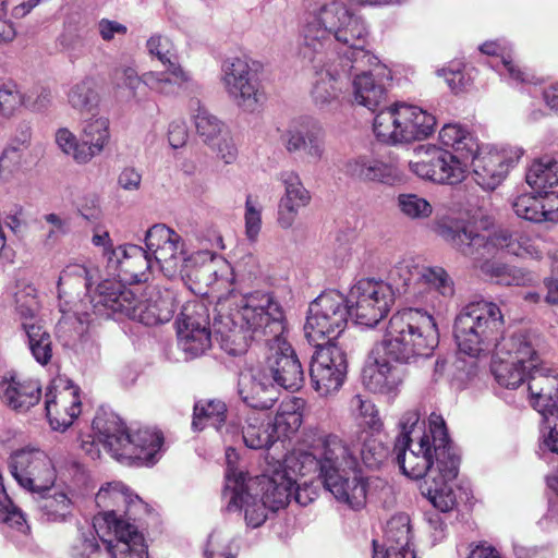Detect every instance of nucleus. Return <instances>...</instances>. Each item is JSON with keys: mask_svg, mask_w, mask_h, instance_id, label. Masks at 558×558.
<instances>
[{"mask_svg": "<svg viewBox=\"0 0 558 558\" xmlns=\"http://www.w3.org/2000/svg\"><path fill=\"white\" fill-rule=\"evenodd\" d=\"M526 183L537 193L558 185V156L535 159L526 172Z\"/></svg>", "mask_w": 558, "mask_h": 558, "instance_id": "de8ad7c7", "label": "nucleus"}, {"mask_svg": "<svg viewBox=\"0 0 558 558\" xmlns=\"http://www.w3.org/2000/svg\"><path fill=\"white\" fill-rule=\"evenodd\" d=\"M81 140L88 163L99 156L111 140L110 121L104 116H93L83 122Z\"/></svg>", "mask_w": 558, "mask_h": 558, "instance_id": "a19ab883", "label": "nucleus"}, {"mask_svg": "<svg viewBox=\"0 0 558 558\" xmlns=\"http://www.w3.org/2000/svg\"><path fill=\"white\" fill-rule=\"evenodd\" d=\"M512 208L519 218L531 222H545V195L524 193L514 198Z\"/></svg>", "mask_w": 558, "mask_h": 558, "instance_id": "4d7b16f0", "label": "nucleus"}, {"mask_svg": "<svg viewBox=\"0 0 558 558\" xmlns=\"http://www.w3.org/2000/svg\"><path fill=\"white\" fill-rule=\"evenodd\" d=\"M252 483L253 487L256 485L260 488L262 497L269 505L271 512H275L290 504L296 480L287 475L284 470L271 466L266 474L252 480Z\"/></svg>", "mask_w": 558, "mask_h": 558, "instance_id": "e433bc0d", "label": "nucleus"}, {"mask_svg": "<svg viewBox=\"0 0 558 558\" xmlns=\"http://www.w3.org/2000/svg\"><path fill=\"white\" fill-rule=\"evenodd\" d=\"M305 401L302 398L291 397L283 400L271 420L274 434L277 441L295 434L303 422Z\"/></svg>", "mask_w": 558, "mask_h": 558, "instance_id": "79ce46f5", "label": "nucleus"}, {"mask_svg": "<svg viewBox=\"0 0 558 558\" xmlns=\"http://www.w3.org/2000/svg\"><path fill=\"white\" fill-rule=\"evenodd\" d=\"M436 119L422 108L396 102L377 112L373 122L376 138L385 144L409 143L428 137Z\"/></svg>", "mask_w": 558, "mask_h": 558, "instance_id": "4468645a", "label": "nucleus"}, {"mask_svg": "<svg viewBox=\"0 0 558 558\" xmlns=\"http://www.w3.org/2000/svg\"><path fill=\"white\" fill-rule=\"evenodd\" d=\"M40 398L41 387L37 380L16 371L0 375V401L12 411L25 413L38 404Z\"/></svg>", "mask_w": 558, "mask_h": 558, "instance_id": "7c9ffc66", "label": "nucleus"}, {"mask_svg": "<svg viewBox=\"0 0 558 558\" xmlns=\"http://www.w3.org/2000/svg\"><path fill=\"white\" fill-rule=\"evenodd\" d=\"M375 345L373 362L367 363L362 373V381L367 390L385 396H396L403 383L404 369Z\"/></svg>", "mask_w": 558, "mask_h": 558, "instance_id": "c756f323", "label": "nucleus"}, {"mask_svg": "<svg viewBox=\"0 0 558 558\" xmlns=\"http://www.w3.org/2000/svg\"><path fill=\"white\" fill-rule=\"evenodd\" d=\"M95 501L101 509L94 517V525L101 539H107L114 530L132 525L130 520L135 521L147 512L145 502L120 482L101 486Z\"/></svg>", "mask_w": 558, "mask_h": 558, "instance_id": "2eb2a0df", "label": "nucleus"}, {"mask_svg": "<svg viewBox=\"0 0 558 558\" xmlns=\"http://www.w3.org/2000/svg\"><path fill=\"white\" fill-rule=\"evenodd\" d=\"M32 356L40 365H47L52 359V339L50 333L39 324H24L22 328Z\"/></svg>", "mask_w": 558, "mask_h": 558, "instance_id": "3c124183", "label": "nucleus"}, {"mask_svg": "<svg viewBox=\"0 0 558 558\" xmlns=\"http://www.w3.org/2000/svg\"><path fill=\"white\" fill-rule=\"evenodd\" d=\"M344 444L355 453L357 460L368 469L379 468L388 457V448L375 432L362 430L350 444Z\"/></svg>", "mask_w": 558, "mask_h": 558, "instance_id": "37998d69", "label": "nucleus"}, {"mask_svg": "<svg viewBox=\"0 0 558 558\" xmlns=\"http://www.w3.org/2000/svg\"><path fill=\"white\" fill-rule=\"evenodd\" d=\"M345 300L356 324L374 327L389 313L395 292L383 280L362 278L352 286Z\"/></svg>", "mask_w": 558, "mask_h": 558, "instance_id": "a211bd4d", "label": "nucleus"}, {"mask_svg": "<svg viewBox=\"0 0 558 558\" xmlns=\"http://www.w3.org/2000/svg\"><path fill=\"white\" fill-rule=\"evenodd\" d=\"M239 395L243 402L255 410H268L277 402L279 393L275 384L263 369L241 375L239 379Z\"/></svg>", "mask_w": 558, "mask_h": 558, "instance_id": "c9c22d12", "label": "nucleus"}, {"mask_svg": "<svg viewBox=\"0 0 558 558\" xmlns=\"http://www.w3.org/2000/svg\"><path fill=\"white\" fill-rule=\"evenodd\" d=\"M547 351L544 337L531 329L507 333L497 345L493 375L508 389L526 383L529 401L543 416L558 409V373L543 363Z\"/></svg>", "mask_w": 558, "mask_h": 558, "instance_id": "20e7f679", "label": "nucleus"}, {"mask_svg": "<svg viewBox=\"0 0 558 558\" xmlns=\"http://www.w3.org/2000/svg\"><path fill=\"white\" fill-rule=\"evenodd\" d=\"M438 337L437 325L427 307H405L390 317L376 347L396 363H412L416 357L430 356Z\"/></svg>", "mask_w": 558, "mask_h": 558, "instance_id": "6e6552de", "label": "nucleus"}, {"mask_svg": "<svg viewBox=\"0 0 558 558\" xmlns=\"http://www.w3.org/2000/svg\"><path fill=\"white\" fill-rule=\"evenodd\" d=\"M47 490L41 494H36L37 508L41 518L49 522H61L71 515L73 510L72 499L64 492Z\"/></svg>", "mask_w": 558, "mask_h": 558, "instance_id": "09e8293b", "label": "nucleus"}, {"mask_svg": "<svg viewBox=\"0 0 558 558\" xmlns=\"http://www.w3.org/2000/svg\"><path fill=\"white\" fill-rule=\"evenodd\" d=\"M144 241L146 248L135 244H123L109 252L106 268L110 275L119 278L118 282H145L155 268L160 270L155 255L147 246L146 238Z\"/></svg>", "mask_w": 558, "mask_h": 558, "instance_id": "b1692460", "label": "nucleus"}, {"mask_svg": "<svg viewBox=\"0 0 558 558\" xmlns=\"http://www.w3.org/2000/svg\"><path fill=\"white\" fill-rule=\"evenodd\" d=\"M39 308L40 305L34 287H24L15 293V312L22 328H24V324L35 325L40 323L37 318Z\"/></svg>", "mask_w": 558, "mask_h": 558, "instance_id": "6e6d98bb", "label": "nucleus"}, {"mask_svg": "<svg viewBox=\"0 0 558 558\" xmlns=\"http://www.w3.org/2000/svg\"><path fill=\"white\" fill-rule=\"evenodd\" d=\"M96 439L112 458L128 465H153L161 457L163 436L154 428L129 432L114 413L99 412L93 421Z\"/></svg>", "mask_w": 558, "mask_h": 558, "instance_id": "9b49d317", "label": "nucleus"}, {"mask_svg": "<svg viewBox=\"0 0 558 558\" xmlns=\"http://www.w3.org/2000/svg\"><path fill=\"white\" fill-rule=\"evenodd\" d=\"M47 223L46 243L53 244L70 230V221L66 217L50 213L43 217Z\"/></svg>", "mask_w": 558, "mask_h": 558, "instance_id": "774afa93", "label": "nucleus"}, {"mask_svg": "<svg viewBox=\"0 0 558 558\" xmlns=\"http://www.w3.org/2000/svg\"><path fill=\"white\" fill-rule=\"evenodd\" d=\"M411 521L407 513L392 515L386 524L384 541H373V558H415L412 548Z\"/></svg>", "mask_w": 558, "mask_h": 558, "instance_id": "473e14b6", "label": "nucleus"}, {"mask_svg": "<svg viewBox=\"0 0 558 558\" xmlns=\"http://www.w3.org/2000/svg\"><path fill=\"white\" fill-rule=\"evenodd\" d=\"M351 408L356 413L360 424L368 427L373 432H378L381 422L375 404L367 398L356 395L351 400Z\"/></svg>", "mask_w": 558, "mask_h": 558, "instance_id": "69168bd1", "label": "nucleus"}, {"mask_svg": "<svg viewBox=\"0 0 558 558\" xmlns=\"http://www.w3.org/2000/svg\"><path fill=\"white\" fill-rule=\"evenodd\" d=\"M226 435L241 437L243 444L253 450L269 449L277 441L269 416L256 411L241 415L236 424H229Z\"/></svg>", "mask_w": 558, "mask_h": 558, "instance_id": "72a5a7b5", "label": "nucleus"}, {"mask_svg": "<svg viewBox=\"0 0 558 558\" xmlns=\"http://www.w3.org/2000/svg\"><path fill=\"white\" fill-rule=\"evenodd\" d=\"M328 435L320 437L313 448V452L294 450L284 457L282 462L278 461L276 469L284 470L289 476H293L299 482V476H305L310 472L319 470V456L324 440Z\"/></svg>", "mask_w": 558, "mask_h": 558, "instance_id": "c03bdc74", "label": "nucleus"}, {"mask_svg": "<svg viewBox=\"0 0 558 558\" xmlns=\"http://www.w3.org/2000/svg\"><path fill=\"white\" fill-rule=\"evenodd\" d=\"M175 324L178 347L186 359H195L206 353L213 343V332L216 341L220 343V338L210 329L209 313L203 301L186 302ZM211 327L214 328L213 325Z\"/></svg>", "mask_w": 558, "mask_h": 558, "instance_id": "412c9836", "label": "nucleus"}, {"mask_svg": "<svg viewBox=\"0 0 558 558\" xmlns=\"http://www.w3.org/2000/svg\"><path fill=\"white\" fill-rule=\"evenodd\" d=\"M319 477L337 501L353 510L366 502L367 480L355 453L337 435H328L319 456Z\"/></svg>", "mask_w": 558, "mask_h": 558, "instance_id": "9d476101", "label": "nucleus"}, {"mask_svg": "<svg viewBox=\"0 0 558 558\" xmlns=\"http://www.w3.org/2000/svg\"><path fill=\"white\" fill-rule=\"evenodd\" d=\"M96 270L88 269L83 264H69L61 272L58 281V292L60 299V312L62 317L58 323V332L61 337H68V341H74L87 330L88 314L73 311L68 302H62L64 294H68L66 288H83L90 292L93 279Z\"/></svg>", "mask_w": 558, "mask_h": 558, "instance_id": "4be33fe9", "label": "nucleus"}, {"mask_svg": "<svg viewBox=\"0 0 558 558\" xmlns=\"http://www.w3.org/2000/svg\"><path fill=\"white\" fill-rule=\"evenodd\" d=\"M98 539L101 538L95 529L94 522L78 529V534L71 547L73 558H92L99 553Z\"/></svg>", "mask_w": 558, "mask_h": 558, "instance_id": "052dcab7", "label": "nucleus"}, {"mask_svg": "<svg viewBox=\"0 0 558 558\" xmlns=\"http://www.w3.org/2000/svg\"><path fill=\"white\" fill-rule=\"evenodd\" d=\"M45 410L51 428L64 432L82 412L80 388L70 379L58 377L47 388Z\"/></svg>", "mask_w": 558, "mask_h": 558, "instance_id": "cd10ccee", "label": "nucleus"}, {"mask_svg": "<svg viewBox=\"0 0 558 558\" xmlns=\"http://www.w3.org/2000/svg\"><path fill=\"white\" fill-rule=\"evenodd\" d=\"M434 230L463 255L475 262L494 256L501 250L518 257L533 259L543 257L542 241L524 232L488 227L481 231L475 227L458 230L444 223H436Z\"/></svg>", "mask_w": 558, "mask_h": 558, "instance_id": "1a4fd4ad", "label": "nucleus"}, {"mask_svg": "<svg viewBox=\"0 0 558 558\" xmlns=\"http://www.w3.org/2000/svg\"><path fill=\"white\" fill-rule=\"evenodd\" d=\"M349 317H352L350 305L342 293L323 292L308 307L304 326L308 342L319 347L323 341L337 338L344 331Z\"/></svg>", "mask_w": 558, "mask_h": 558, "instance_id": "dca6fc26", "label": "nucleus"}, {"mask_svg": "<svg viewBox=\"0 0 558 558\" xmlns=\"http://www.w3.org/2000/svg\"><path fill=\"white\" fill-rule=\"evenodd\" d=\"M481 270L496 283L502 286H529L534 281L532 272L499 262L485 260L481 265Z\"/></svg>", "mask_w": 558, "mask_h": 558, "instance_id": "8fccbe9b", "label": "nucleus"}, {"mask_svg": "<svg viewBox=\"0 0 558 558\" xmlns=\"http://www.w3.org/2000/svg\"><path fill=\"white\" fill-rule=\"evenodd\" d=\"M227 417V405L221 400H199L194 404L192 427L203 430L207 426L214 427L223 435L222 427Z\"/></svg>", "mask_w": 558, "mask_h": 558, "instance_id": "49530a36", "label": "nucleus"}, {"mask_svg": "<svg viewBox=\"0 0 558 558\" xmlns=\"http://www.w3.org/2000/svg\"><path fill=\"white\" fill-rule=\"evenodd\" d=\"M253 489L252 478H248L234 505L230 504V498L225 499L228 511H243L246 524L255 529L265 523L271 509L263 497L258 498V493H252Z\"/></svg>", "mask_w": 558, "mask_h": 558, "instance_id": "ea45409f", "label": "nucleus"}, {"mask_svg": "<svg viewBox=\"0 0 558 558\" xmlns=\"http://www.w3.org/2000/svg\"><path fill=\"white\" fill-rule=\"evenodd\" d=\"M215 326L221 349L230 355L244 353L250 339L265 343L267 356L263 371L275 387L296 391L303 386L304 371L284 337L283 311L272 294L255 292L221 301Z\"/></svg>", "mask_w": 558, "mask_h": 558, "instance_id": "f03ea898", "label": "nucleus"}, {"mask_svg": "<svg viewBox=\"0 0 558 558\" xmlns=\"http://www.w3.org/2000/svg\"><path fill=\"white\" fill-rule=\"evenodd\" d=\"M238 459L236 451L233 448L226 450L227 470H226V484L223 489V498H230V504L234 505L238 500L241 487L248 484L246 474L239 471L234 463Z\"/></svg>", "mask_w": 558, "mask_h": 558, "instance_id": "bf43d9fd", "label": "nucleus"}, {"mask_svg": "<svg viewBox=\"0 0 558 558\" xmlns=\"http://www.w3.org/2000/svg\"><path fill=\"white\" fill-rule=\"evenodd\" d=\"M281 141L290 154L303 150L314 161H319L325 156V131L318 122L310 117L292 120L281 135Z\"/></svg>", "mask_w": 558, "mask_h": 558, "instance_id": "c85d7f7f", "label": "nucleus"}, {"mask_svg": "<svg viewBox=\"0 0 558 558\" xmlns=\"http://www.w3.org/2000/svg\"><path fill=\"white\" fill-rule=\"evenodd\" d=\"M505 325L499 306L484 300L464 305L454 319L453 335L461 352L477 357L493 352L492 366L496 362L498 339Z\"/></svg>", "mask_w": 558, "mask_h": 558, "instance_id": "f8f14e48", "label": "nucleus"}, {"mask_svg": "<svg viewBox=\"0 0 558 558\" xmlns=\"http://www.w3.org/2000/svg\"><path fill=\"white\" fill-rule=\"evenodd\" d=\"M389 282L395 298L416 306L441 308L453 296L454 284L441 267H418L411 262H400L389 271Z\"/></svg>", "mask_w": 558, "mask_h": 558, "instance_id": "ddd939ff", "label": "nucleus"}, {"mask_svg": "<svg viewBox=\"0 0 558 558\" xmlns=\"http://www.w3.org/2000/svg\"><path fill=\"white\" fill-rule=\"evenodd\" d=\"M439 143L447 148L452 149V154L471 155L480 150L477 138L464 126L459 123L445 124L439 131Z\"/></svg>", "mask_w": 558, "mask_h": 558, "instance_id": "a18cd8bd", "label": "nucleus"}, {"mask_svg": "<svg viewBox=\"0 0 558 558\" xmlns=\"http://www.w3.org/2000/svg\"><path fill=\"white\" fill-rule=\"evenodd\" d=\"M220 81L230 99L245 112H256L264 102L257 73L246 58L232 57L221 65Z\"/></svg>", "mask_w": 558, "mask_h": 558, "instance_id": "aec40b11", "label": "nucleus"}, {"mask_svg": "<svg viewBox=\"0 0 558 558\" xmlns=\"http://www.w3.org/2000/svg\"><path fill=\"white\" fill-rule=\"evenodd\" d=\"M263 204L257 195L248 194L244 205V229L250 242H256L262 230Z\"/></svg>", "mask_w": 558, "mask_h": 558, "instance_id": "e2e57ef3", "label": "nucleus"}, {"mask_svg": "<svg viewBox=\"0 0 558 558\" xmlns=\"http://www.w3.org/2000/svg\"><path fill=\"white\" fill-rule=\"evenodd\" d=\"M148 248L156 257L160 271L168 278H187L209 288L213 296L217 298L214 307L213 326L218 315L219 303L231 296H247L232 289L233 274L228 262L209 251H198L187 256L182 236L166 225L157 223L146 231ZM256 291H254L255 293ZM220 338L219 336H217Z\"/></svg>", "mask_w": 558, "mask_h": 558, "instance_id": "423d86ee", "label": "nucleus"}, {"mask_svg": "<svg viewBox=\"0 0 558 558\" xmlns=\"http://www.w3.org/2000/svg\"><path fill=\"white\" fill-rule=\"evenodd\" d=\"M279 181L284 192L278 203L277 223L288 230L294 226L300 210L311 204L312 194L303 184L300 174L293 170L281 171Z\"/></svg>", "mask_w": 558, "mask_h": 558, "instance_id": "2f4dec72", "label": "nucleus"}, {"mask_svg": "<svg viewBox=\"0 0 558 558\" xmlns=\"http://www.w3.org/2000/svg\"><path fill=\"white\" fill-rule=\"evenodd\" d=\"M66 96L68 102L73 109L81 112L90 110L98 101L95 80L85 76L73 83Z\"/></svg>", "mask_w": 558, "mask_h": 558, "instance_id": "864d4df0", "label": "nucleus"}, {"mask_svg": "<svg viewBox=\"0 0 558 558\" xmlns=\"http://www.w3.org/2000/svg\"><path fill=\"white\" fill-rule=\"evenodd\" d=\"M345 61L349 65H353V71H360L353 74L352 78V96L356 105L363 106L372 111H375L386 99V90L383 85L384 80H390V70L380 63L371 64L366 59L362 62H355L352 50L343 51Z\"/></svg>", "mask_w": 558, "mask_h": 558, "instance_id": "5701e85b", "label": "nucleus"}, {"mask_svg": "<svg viewBox=\"0 0 558 558\" xmlns=\"http://www.w3.org/2000/svg\"><path fill=\"white\" fill-rule=\"evenodd\" d=\"M316 348L310 366L311 385L320 397H328L337 392L344 381L345 354L335 343Z\"/></svg>", "mask_w": 558, "mask_h": 558, "instance_id": "393cba45", "label": "nucleus"}, {"mask_svg": "<svg viewBox=\"0 0 558 558\" xmlns=\"http://www.w3.org/2000/svg\"><path fill=\"white\" fill-rule=\"evenodd\" d=\"M471 155L452 154L436 148L417 161L409 163L410 170L417 177L436 183H460L471 167Z\"/></svg>", "mask_w": 558, "mask_h": 558, "instance_id": "a878e982", "label": "nucleus"}, {"mask_svg": "<svg viewBox=\"0 0 558 558\" xmlns=\"http://www.w3.org/2000/svg\"><path fill=\"white\" fill-rule=\"evenodd\" d=\"M8 465L17 484L32 494L51 490L57 478L52 459L38 447L26 446L13 451Z\"/></svg>", "mask_w": 558, "mask_h": 558, "instance_id": "6ab92c4d", "label": "nucleus"}, {"mask_svg": "<svg viewBox=\"0 0 558 558\" xmlns=\"http://www.w3.org/2000/svg\"><path fill=\"white\" fill-rule=\"evenodd\" d=\"M23 105V96L19 86L12 82L0 85V112L4 117L12 116Z\"/></svg>", "mask_w": 558, "mask_h": 558, "instance_id": "338daca9", "label": "nucleus"}, {"mask_svg": "<svg viewBox=\"0 0 558 558\" xmlns=\"http://www.w3.org/2000/svg\"><path fill=\"white\" fill-rule=\"evenodd\" d=\"M232 535L227 526L216 527L208 537L206 558H235L231 548Z\"/></svg>", "mask_w": 558, "mask_h": 558, "instance_id": "0e129e2a", "label": "nucleus"}, {"mask_svg": "<svg viewBox=\"0 0 558 558\" xmlns=\"http://www.w3.org/2000/svg\"><path fill=\"white\" fill-rule=\"evenodd\" d=\"M345 173L365 182L392 184L399 179L397 168L372 156H359L347 161Z\"/></svg>", "mask_w": 558, "mask_h": 558, "instance_id": "4c0bfd02", "label": "nucleus"}, {"mask_svg": "<svg viewBox=\"0 0 558 558\" xmlns=\"http://www.w3.org/2000/svg\"><path fill=\"white\" fill-rule=\"evenodd\" d=\"M397 206L402 216L412 221H423L433 214V205L415 193H402L397 197Z\"/></svg>", "mask_w": 558, "mask_h": 558, "instance_id": "13d9d810", "label": "nucleus"}, {"mask_svg": "<svg viewBox=\"0 0 558 558\" xmlns=\"http://www.w3.org/2000/svg\"><path fill=\"white\" fill-rule=\"evenodd\" d=\"M523 155L518 147L480 146L471 160L476 183L484 190H495Z\"/></svg>", "mask_w": 558, "mask_h": 558, "instance_id": "bb28decb", "label": "nucleus"}, {"mask_svg": "<svg viewBox=\"0 0 558 558\" xmlns=\"http://www.w3.org/2000/svg\"><path fill=\"white\" fill-rule=\"evenodd\" d=\"M369 31L366 22L342 0L315 4L300 23L299 54L315 71L311 98L319 110L338 104L353 65L343 51L352 50L355 62L366 59L378 65V58L366 50Z\"/></svg>", "mask_w": 558, "mask_h": 558, "instance_id": "f257e3e1", "label": "nucleus"}, {"mask_svg": "<svg viewBox=\"0 0 558 558\" xmlns=\"http://www.w3.org/2000/svg\"><path fill=\"white\" fill-rule=\"evenodd\" d=\"M539 448L558 454V409L542 417ZM547 485L558 494V471L547 477Z\"/></svg>", "mask_w": 558, "mask_h": 558, "instance_id": "603ef678", "label": "nucleus"}, {"mask_svg": "<svg viewBox=\"0 0 558 558\" xmlns=\"http://www.w3.org/2000/svg\"><path fill=\"white\" fill-rule=\"evenodd\" d=\"M480 51L492 58L489 65L510 85L531 82V75L513 59L511 45L506 40H490Z\"/></svg>", "mask_w": 558, "mask_h": 558, "instance_id": "f704fd0d", "label": "nucleus"}, {"mask_svg": "<svg viewBox=\"0 0 558 558\" xmlns=\"http://www.w3.org/2000/svg\"><path fill=\"white\" fill-rule=\"evenodd\" d=\"M54 142L58 148L68 157H71L77 165H87L86 151L83 142L68 128H60L54 134Z\"/></svg>", "mask_w": 558, "mask_h": 558, "instance_id": "680f3d73", "label": "nucleus"}, {"mask_svg": "<svg viewBox=\"0 0 558 558\" xmlns=\"http://www.w3.org/2000/svg\"><path fill=\"white\" fill-rule=\"evenodd\" d=\"M193 119L197 134L209 146H215L225 132L223 122L202 106L197 107Z\"/></svg>", "mask_w": 558, "mask_h": 558, "instance_id": "5fc2aeb1", "label": "nucleus"}, {"mask_svg": "<svg viewBox=\"0 0 558 558\" xmlns=\"http://www.w3.org/2000/svg\"><path fill=\"white\" fill-rule=\"evenodd\" d=\"M547 351L544 337L531 329L507 333L497 345L493 375L508 389L526 383L529 401L543 416L558 409V373L543 363Z\"/></svg>", "mask_w": 558, "mask_h": 558, "instance_id": "39448f33", "label": "nucleus"}, {"mask_svg": "<svg viewBox=\"0 0 558 558\" xmlns=\"http://www.w3.org/2000/svg\"><path fill=\"white\" fill-rule=\"evenodd\" d=\"M146 48L165 66L162 71L144 73V85L148 89L156 94L174 96L191 84V73L180 64L177 48L170 37L154 34L147 39Z\"/></svg>", "mask_w": 558, "mask_h": 558, "instance_id": "f3484780", "label": "nucleus"}, {"mask_svg": "<svg viewBox=\"0 0 558 558\" xmlns=\"http://www.w3.org/2000/svg\"><path fill=\"white\" fill-rule=\"evenodd\" d=\"M399 427L393 448L396 461L409 478H424L421 490L432 505L441 512H449L460 502H470L471 487L456 483L460 457L442 416L432 413L425 423L416 410H411L402 415Z\"/></svg>", "mask_w": 558, "mask_h": 558, "instance_id": "7ed1b4c3", "label": "nucleus"}, {"mask_svg": "<svg viewBox=\"0 0 558 558\" xmlns=\"http://www.w3.org/2000/svg\"><path fill=\"white\" fill-rule=\"evenodd\" d=\"M118 281L104 280L89 296L93 311L98 316L126 317L146 326L165 324L173 317L178 302L175 293L157 286L140 292Z\"/></svg>", "mask_w": 558, "mask_h": 558, "instance_id": "0eeeda50", "label": "nucleus"}, {"mask_svg": "<svg viewBox=\"0 0 558 558\" xmlns=\"http://www.w3.org/2000/svg\"><path fill=\"white\" fill-rule=\"evenodd\" d=\"M101 542L111 558H149L144 536L134 524L112 531Z\"/></svg>", "mask_w": 558, "mask_h": 558, "instance_id": "58836bf2", "label": "nucleus"}]
</instances>
